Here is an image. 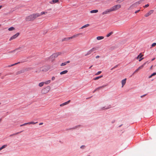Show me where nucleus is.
Instances as JSON below:
<instances>
[{
  "label": "nucleus",
  "instance_id": "obj_1",
  "mask_svg": "<svg viewBox=\"0 0 156 156\" xmlns=\"http://www.w3.org/2000/svg\"><path fill=\"white\" fill-rule=\"evenodd\" d=\"M40 16L41 15H40L39 13H37L33 14L26 17V20L28 21H33Z\"/></svg>",
  "mask_w": 156,
  "mask_h": 156
},
{
  "label": "nucleus",
  "instance_id": "obj_2",
  "mask_svg": "<svg viewBox=\"0 0 156 156\" xmlns=\"http://www.w3.org/2000/svg\"><path fill=\"white\" fill-rule=\"evenodd\" d=\"M98 49L97 47H94L92 48L90 50L88 51L85 54V56H87L92 53Z\"/></svg>",
  "mask_w": 156,
  "mask_h": 156
},
{
  "label": "nucleus",
  "instance_id": "obj_3",
  "mask_svg": "<svg viewBox=\"0 0 156 156\" xmlns=\"http://www.w3.org/2000/svg\"><path fill=\"white\" fill-rule=\"evenodd\" d=\"M50 89V87H47L43 89L41 91V93L43 94H44L48 93Z\"/></svg>",
  "mask_w": 156,
  "mask_h": 156
},
{
  "label": "nucleus",
  "instance_id": "obj_4",
  "mask_svg": "<svg viewBox=\"0 0 156 156\" xmlns=\"http://www.w3.org/2000/svg\"><path fill=\"white\" fill-rule=\"evenodd\" d=\"M148 61H147L144 62L142 65L141 66H139L137 69H136L135 71L133 72V74L135 73H136L138 72V71H139L140 69H142L145 66V65L147 63Z\"/></svg>",
  "mask_w": 156,
  "mask_h": 156
},
{
  "label": "nucleus",
  "instance_id": "obj_5",
  "mask_svg": "<svg viewBox=\"0 0 156 156\" xmlns=\"http://www.w3.org/2000/svg\"><path fill=\"white\" fill-rule=\"evenodd\" d=\"M121 7V5H117L112 7L110 8V9L112 12L117 10L120 8Z\"/></svg>",
  "mask_w": 156,
  "mask_h": 156
},
{
  "label": "nucleus",
  "instance_id": "obj_6",
  "mask_svg": "<svg viewBox=\"0 0 156 156\" xmlns=\"http://www.w3.org/2000/svg\"><path fill=\"white\" fill-rule=\"evenodd\" d=\"M24 48V47L22 46L21 47H20L19 48H17L15 49L14 50L10 52V53H13L17 51H18V52L20 51H21L23 50Z\"/></svg>",
  "mask_w": 156,
  "mask_h": 156
},
{
  "label": "nucleus",
  "instance_id": "obj_7",
  "mask_svg": "<svg viewBox=\"0 0 156 156\" xmlns=\"http://www.w3.org/2000/svg\"><path fill=\"white\" fill-rule=\"evenodd\" d=\"M61 54V52L55 53L53 54L51 56V57L52 58H55L57 57L58 55H60Z\"/></svg>",
  "mask_w": 156,
  "mask_h": 156
},
{
  "label": "nucleus",
  "instance_id": "obj_8",
  "mask_svg": "<svg viewBox=\"0 0 156 156\" xmlns=\"http://www.w3.org/2000/svg\"><path fill=\"white\" fill-rule=\"evenodd\" d=\"M19 35V33H17L16 34H15L12 36L9 39V41H10L13 39H15Z\"/></svg>",
  "mask_w": 156,
  "mask_h": 156
},
{
  "label": "nucleus",
  "instance_id": "obj_9",
  "mask_svg": "<svg viewBox=\"0 0 156 156\" xmlns=\"http://www.w3.org/2000/svg\"><path fill=\"white\" fill-rule=\"evenodd\" d=\"M143 56V55H142V53H141L139 55L136 57V59H138L139 58V61L140 62L142 59H144V58H142V57Z\"/></svg>",
  "mask_w": 156,
  "mask_h": 156
},
{
  "label": "nucleus",
  "instance_id": "obj_10",
  "mask_svg": "<svg viewBox=\"0 0 156 156\" xmlns=\"http://www.w3.org/2000/svg\"><path fill=\"white\" fill-rule=\"evenodd\" d=\"M154 10H151L149 11L147 13L145 14V17H148L151 14L153 13L154 12Z\"/></svg>",
  "mask_w": 156,
  "mask_h": 156
},
{
  "label": "nucleus",
  "instance_id": "obj_11",
  "mask_svg": "<svg viewBox=\"0 0 156 156\" xmlns=\"http://www.w3.org/2000/svg\"><path fill=\"white\" fill-rule=\"evenodd\" d=\"M82 34L81 33H80V34H76V35H74L73 36H71V37H68V40H69V39H72L73 38H74L76 37H78L79 35H80V34Z\"/></svg>",
  "mask_w": 156,
  "mask_h": 156
},
{
  "label": "nucleus",
  "instance_id": "obj_12",
  "mask_svg": "<svg viewBox=\"0 0 156 156\" xmlns=\"http://www.w3.org/2000/svg\"><path fill=\"white\" fill-rule=\"evenodd\" d=\"M112 12V11H111V10L110 9H107L105 11L103 12L102 13V14L103 15L106 14H107V13H109V12Z\"/></svg>",
  "mask_w": 156,
  "mask_h": 156
},
{
  "label": "nucleus",
  "instance_id": "obj_13",
  "mask_svg": "<svg viewBox=\"0 0 156 156\" xmlns=\"http://www.w3.org/2000/svg\"><path fill=\"white\" fill-rule=\"evenodd\" d=\"M51 10V9H47L46 10H45V11L44 12H41L40 13V15H41V16L42 15H43V14H47L48 13V11H49V10Z\"/></svg>",
  "mask_w": 156,
  "mask_h": 156
},
{
  "label": "nucleus",
  "instance_id": "obj_14",
  "mask_svg": "<svg viewBox=\"0 0 156 156\" xmlns=\"http://www.w3.org/2000/svg\"><path fill=\"white\" fill-rule=\"evenodd\" d=\"M43 68L44 69L42 70L43 71H46L49 69V67L48 66H44Z\"/></svg>",
  "mask_w": 156,
  "mask_h": 156
},
{
  "label": "nucleus",
  "instance_id": "obj_15",
  "mask_svg": "<svg viewBox=\"0 0 156 156\" xmlns=\"http://www.w3.org/2000/svg\"><path fill=\"white\" fill-rule=\"evenodd\" d=\"M70 101V100H69V101H68L67 102H64V103H63L62 104H60V106L61 107H62V106H64L65 105H66L68 104L69 103V102Z\"/></svg>",
  "mask_w": 156,
  "mask_h": 156
},
{
  "label": "nucleus",
  "instance_id": "obj_16",
  "mask_svg": "<svg viewBox=\"0 0 156 156\" xmlns=\"http://www.w3.org/2000/svg\"><path fill=\"white\" fill-rule=\"evenodd\" d=\"M141 1H140L137 2H136L134 4H133L132 5H131L130 7V8L131 7L134 6V5L136 4H139L141 3Z\"/></svg>",
  "mask_w": 156,
  "mask_h": 156
},
{
  "label": "nucleus",
  "instance_id": "obj_17",
  "mask_svg": "<svg viewBox=\"0 0 156 156\" xmlns=\"http://www.w3.org/2000/svg\"><path fill=\"white\" fill-rule=\"evenodd\" d=\"M126 78L123 80L122 81V87H123L126 84Z\"/></svg>",
  "mask_w": 156,
  "mask_h": 156
},
{
  "label": "nucleus",
  "instance_id": "obj_18",
  "mask_svg": "<svg viewBox=\"0 0 156 156\" xmlns=\"http://www.w3.org/2000/svg\"><path fill=\"white\" fill-rule=\"evenodd\" d=\"M81 126L80 125L76 126H75V127H73L72 128H70L69 129L71 130V129H76L77 128H78L80 127Z\"/></svg>",
  "mask_w": 156,
  "mask_h": 156
},
{
  "label": "nucleus",
  "instance_id": "obj_19",
  "mask_svg": "<svg viewBox=\"0 0 156 156\" xmlns=\"http://www.w3.org/2000/svg\"><path fill=\"white\" fill-rule=\"evenodd\" d=\"M58 2V0H52V1L50 2L51 4L56 3Z\"/></svg>",
  "mask_w": 156,
  "mask_h": 156
},
{
  "label": "nucleus",
  "instance_id": "obj_20",
  "mask_svg": "<svg viewBox=\"0 0 156 156\" xmlns=\"http://www.w3.org/2000/svg\"><path fill=\"white\" fill-rule=\"evenodd\" d=\"M68 71L67 70H65L62 72H61L60 73V75H62L64 74H66L68 72Z\"/></svg>",
  "mask_w": 156,
  "mask_h": 156
},
{
  "label": "nucleus",
  "instance_id": "obj_21",
  "mask_svg": "<svg viewBox=\"0 0 156 156\" xmlns=\"http://www.w3.org/2000/svg\"><path fill=\"white\" fill-rule=\"evenodd\" d=\"M7 146V144H5V145H3L2 146V147H1L0 148V151L2 149L6 148Z\"/></svg>",
  "mask_w": 156,
  "mask_h": 156
},
{
  "label": "nucleus",
  "instance_id": "obj_22",
  "mask_svg": "<svg viewBox=\"0 0 156 156\" xmlns=\"http://www.w3.org/2000/svg\"><path fill=\"white\" fill-rule=\"evenodd\" d=\"M111 108V106H109L107 108H105V107H104L101 108V110H104L105 109H108Z\"/></svg>",
  "mask_w": 156,
  "mask_h": 156
},
{
  "label": "nucleus",
  "instance_id": "obj_23",
  "mask_svg": "<svg viewBox=\"0 0 156 156\" xmlns=\"http://www.w3.org/2000/svg\"><path fill=\"white\" fill-rule=\"evenodd\" d=\"M98 12V10L96 9V10H91L90 11V12L91 13H96L97 12Z\"/></svg>",
  "mask_w": 156,
  "mask_h": 156
},
{
  "label": "nucleus",
  "instance_id": "obj_24",
  "mask_svg": "<svg viewBox=\"0 0 156 156\" xmlns=\"http://www.w3.org/2000/svg\"><path fill=\"white\" fill-rule=\"evenodd\" d=\"M104 38V37L103 36H98L97 37V39L98 40H100L103 39Z\"/></svg>",
  "mask_w": 156,
  "mask_h": 156
},
{
  "label": "nucleus",
  "instance_id": "obj_25",
  "mask_svg": "<svg viewBox=\"0 0 156 156\" xmlns=\"http://www.w3.org/2000/svg\"><path fill=\"white\" fill-rule=\"evenodd\" d=\"M103 76L102 75L100 76L97 77L94 79V80H96L99 79L100 78H101Z\"/></svg>",
  "mask_w": 156,
  "mask_h": 156
},
{
  "label": "nucleus",
  "instance_id": "obj_26",
  "mask_svg": "<svg viewBox=\"0 0 156 156\" xmlns=\"http://www.w3.org/2000/svg\"><path fill=\"white\" fill-rule=\"evenodd\" d=\"M44 82V83L46 84H48L50 83H51V80H48L47 81H46Z\"/></svg>",
  "mask_w": 156,
  "mask_h": 156
},
{
  "label": "nucleus",
  "instance_id": "obj_27",
  "mask_svg": "<svg viewBox=\"0 0 156 156\" xmlns=\"http://www.w3.org/2000/svg\"><path fill=\"white\" fill-rule=\"evenodd\" d=\"M89 24H86L83 26L81 28V29H83V28H85L86 27H87L88 26H89Z\"/></svg>",
  "mask_w": 156,
  "mask_h": 156
},
{
  "label": "nucleus",
  "instance_id": "obj_28",
  "mask_svg": "<svg viewBox=\"0 0 156 156\" xmlns=\"http://www.w3.org/2000/svg\"><path fill=\"white\" fill-rule=\"evenodd\" d=\"M105 86H106V85H103V86H101V87H98L96 89V90H97L101 88H103V87H105Z\"/></svg>",
  "mask_w": 156,
  "mask_h": 156
},
{
  "label": "nucleus",
  "instance_id": "obj_29",
  "mask_svg": "<svg viewBox=\"0 0 156 156\" xmlns=\"http://www.w3.org/2000/svg\"><path fill=\"white\" fill-rule=\"evenodd\" d=\"M44 84V82H41L39 84V86L40 87H41L43 86Z\"/></svg>",
  "mask_w": 156,
  "mask_h": 156
},
{
  "label": "nucleus",
  "instance_id": "obj_30",
  "mask_svg": "<svg viewBox=\"0 0 156 156\" xmlns=\"http://www.w3.org/2000/svg\"><path fill=\"white\" fill-rule=\"evenodd\" d=\"M156 75V73H152L151 75L149 76L148 77L149 78H150L153 76H155Z\"/></svg>",
  "mask_w": 156,
  "mask_h": 156
},
{
  "label": "nucleus",
  "instance_id": "obj_31",
  "mask_svg": "<svg viewBox=\"0 0 156 156\" xmlns=\"http://www.w3.org/2000/svg\"><path fill=\"white\" fill-rule=\"evenodd\" d=\"M113 33L112 32H110V33H109V34H108L106 35V37H109Z\"/></svg>",
  "mask_w": 156,
  "mask_h": 156
},
{
  "label": "nucleus",
  "instance_id": "obj_32",
  "mask_svg": "<svg viewBox=\"0 0 156 156\" xmlns=\"http://www.w3.org/2000/svg\"><path fill=\"white\" fill-rule=\"evenodd\" d=\"M37 122H28V124L30 125V124H35L37 123Z\"/></svg>",
  "mask_w": 156,
  "mask_h": 156
},
{
  "label": "nucleus",
  "instance_id": "obj_33",
  "mask_svg": "<svg viewBox=\"0 0 156 156\" xmlns=\"http://www.w3.org/2000/svg\"><path fill=\"white\" fill-rule=\"evenodd\" d=\"M19 63H20V62H17V63H15V64H12L11 65H9V66H8V67H11V66H14V65H16L17 64H18Z\"/></svg>",
  "mask_w": 156,
  "mask_h": 156
},
{
  "label": "nucleus",
  "instance_id": "obj_34",
  "mask_svg": "<svg viewBox=\"0 0 156 156\" xmlns=\"http://www.w3.org/2000/svg\"><path fill=\"white\" fill-rule=\"evenodd\" d=\"M14 29V28L13 27H11L10 28H9L8 29V30L9 31H12Z\"/></svg>",
  "mask_w": 156,
  "mask_h": 156
},
{
  "label": "nucleus",
  "instance_id": "obj_35",
  "mask_svg": "<svg viewBox=\"0 0 156 156\" xmlns=\"http://www.w3.org/2000/svg\"><path fill=\"white\" fill-rule=\"evenodd\" d=\"M68 40H68V37L65 38L63 39L62 40V41H68Z\"/></svg>",
  "mask_w": 156,
  "mask_h": 156
},
{
  "label": "nucleus",
  "instance_id": "obj_36",
  "mask_svg": "<svg viewBox=\"0 0 156 156\" xmlns=\"http://www.w3.org/2000/svg\"><path fill=\"white\" fill-rule=\"evenodd\" d=\"M23 72H24V71L23 70H21L18 71L17 73V74H19L21 73H23Z\"/></svg>",
  "mask_w": 156,
  "mask_h": 156
},
{
  "label": "nucleus",
  "instance_id": "obj_37",
  "mask_svg": "<svg viewBox=\"0 0 156 156\" xmlns=\"http://www.w3.org/2000/svg\"><path fill=\"white\" fill-rule=\"evenodd\" d=\"M66 65V62H64L62 63L61 64V66H65Z\"/></svg>",
  "mask_w": 156,
  "mask_h": 156
},
{
  "label": "nucleus",
  "instance_id": "obj_38",
  "mask_svg": "<svg viewBox=\"0 0 156 156\" xmlns=\"http://www.w3.org/2000/svg\"><path fill=\"white\" fill-rule=\"evenodd\" d=\"M27 124H28V122H27V123H25L23 124H22V125H20V126H24L26 125H27Z\"/></svg>",
  "mask_w": 156,
  "mask_h": 156
},
{
  "label": "nucleus",
  "instance_id": "obj_39",
  "mask_svg": "<svg viewBox=\"0 0 156 156\" xmlns=\"http://www.w3.org/2000/svg\"><path fill=\"white\" fill-rule=\"evenodd\" d=\"M101 73V71L98 72L96 74H95L96 75H98L100 74Z\"/></svg>",
  "mask_w": 156,
  "mask_h": 156
},
{
  "label": "nucleus",
  "instance_id": "obj_40",
  "mask_svg": "<svg viewBox=\"0 0 156 156\" xmlns=\"http://www.w3.org/2000/svg\"><path fill=\"white\" fill-rule=\"evenodd\" d=\"M21 132H20V133H21ZM20 133V132H17V133H14V134H12V135H10V136H12L13 135H16V134H18V133Z\"/></svg>",
  "mask_w": 156,
  "mask_h": 156
},
{
  "label": "nucleus",
  "instance_id": "obj_41",
  "mask_svg": "<svg viewBox=\"0 0 156 156\" xmlns=\"http://www.w3.org/2000/svg\"><path fill=\"white\" fill-rule=\"evenodd\" d=\"M156 45V43H154L152 44L151 46L154 47V46H155Z\"/></svg>",
  "mask_w": 156,
  "mask_h": 156
},
{
  "label": "nucleus",
  "instance_id": "obj_42",
  "mask_svg": "<svg viewBox=\"0 0 156 156\" xmlns=\"http://www.w3.org/2000/svg\"><path fill=\"white\" fill-rule=\"evenodd\" d=\"M55 76H53L52 77V78H51L52 80V81L54 80H55Z\"/></svg>",
  "mask_w": 156,
  "mask_h": 156
},
{
  "label": "nucleus",
  "instance_id": "obj_43",
  "mask_svg": "<svg viewBox=\"0 0 156 156\" xmlns=\"http://www.w3.org/2000/svg\"><path fill=\"white\" fill-rule=\"evenodd\" d=\"M118 66V65H116L114 67H113L111 69V70H112L113 69L116 68Z\"/></svg>",
  "mask_w": 156,
  "mask_h": 156
},
{
  "label": "nucleus",
  "instance_id": "obj_44",
  "mask_svg": "<svg viewBox=\"0 0 156 156\" xmlns=\"http://www.w3.org/2000/svg\"><path fill=\"white\" fill-rule=\"evenodd\" d=\"M85 147L84 145H82L80 147V148L81 149H83Z\"/></svg>",
  "mask_w": 156,
  "mask_h": 156
},
{
  "label": "nucleus",
  "instance_id": "obj_45",
  "mask_svg": "<svg viewBox=\"0 0 156 156\" xmlns=\"http://www.w3.org/2000/svg\"><path fill=\"white\" fill-rule=\"evenodd\" d=\"M149 6V4H147L145 5L144 7L146 8V7H148Z\"/></svg>",
  "mask_w": 156,
  "mask_h": 156
},
{
  "label": "nucleus",
  "instance_id": "obj_46",
  "mask_svg": "<svg viewBox=\"0 0 156 156\" xmlns=\"http://www.w3.org/2000/svg\"><path fill=\"white\" fill-rule=\"evenodd\" d=\"M140 11V10H138L137 11H136L135 12V13H136L138 12H139V11Z\"/></svg>",
  "mask_w": 156,
  "mask_h": 156
},
{
  "label": "nucleus",
  "instance_id": "obj_47",
  "mask_svg": "<svg viewBox=\"0 0 156 156\" xmlns=\"http://www.w3.org/2000/svg\"><path fill=\"white\" fill-rule=\"evenodd\" d=\"M40 72V70H39L37 69L36 71V73H39Z\"/></svg>",
  "mask_w": 156,
  "mask_h": 156
},
{
  "label": "nucleus",
  "instance_id": "obj_48",
  "mask_svg": "<svg viewBox=\"0 0 156 156\" xmlns=\"http://www.w3.org/2000/svg\"><path fill=\"white\" fill-rule=\"evenodd\" d=\"M100 57V56L99 55H97L96 57V58H98Z\"/></svg>",
  "mask_w": 156,
  "mask_h": 156
},
{
  "label": "nucleus",
  "instance_id": "obj_49",
  "mask_svg": "<svg viewBox=\"0 0 156 156\" xmlns=\"http://www.w3.org/2000/svg\"><path fill=\"white\" fill-rule=\"evenodd\" d=\"M66 62V64H67V63H69L70 62V61H68L67 62Z\"/></svg>",
  "mask_w": 156,
  "mask_h": 156
},
{
  "label": "nucleus",
  "instance_id": "obj_50",
  "mask_svg": "<svg viewBox=\"0 0 156 156\" xmlns=\"http://www.w3.org/2000/svg\"><path fill=\"white\" fill-rule=\"evenodd\" d=\"M43 124V122H41L39 124V125H42Z\"/></svg>",
  "mask_w": 156,
  "mask_h": 156
},
{
  "label": "nucleus",
  "instance_id": "obj_51",
  "mask_svg": "<svg viewBox=\"0 0 156 156\" xmlns=\"http://www.w3.org/2000/svg\"><path fill=\"white\" fill-rule=\"evenodd\" d=\"M153 66V65L151 66V67H150V69H152Z\"/></svg>",
  "mask_w": 156,
  "mask_h": 156
},
{
  "label": "nucleus",
  "instance_id": "obj_52",
  "mask_svg": "<svg viewBox=\"0 0 156 156\" xmlns=\"http://www.w3.org/2000/svg\"><path fill=\"white\" fill-rule=\"evenodd\" d=\"M119 1L120 2H122L123 1V0H119Z\"/></svg>",
  "mask_w": 156,
  "mask_h": 156
},
{
  "label": "nucleus",
  "instance_id": "obj_53",
  "mask_svg": "<svg viewBox=\"0 0 156 156\" xmlns=\"http://www.w3.org/2000/svg\"><path fill=\"white\" fill-rule=\"evenodd\" d=\"M155 59V58H153V59H152L151 61H153Z\"/></svg>",
  "mask_w": 156,
  "mask_h": 156
},
{
  "label": "nucleus",
  "instance_id": "obj_54",
  "mask_svg": "<svg viewBox=\"0 0 156 156\" xmlns=\"http://www.w3.org/2000/svg\"><path fill=\"white\" fill-rule=\"evenodd\" d=\"M97 90H96V89L93 92V93H94V92H95L96 91H97Z\"/></svg>",
  "mask_w": 156,
  "mask_h": 156
},
{
  "label": "nucleus",
  "instance_id": "obj_55",
  "mask_svg": "<svg viewBox=\"0 0 156 156\" xmlns=\"http://www.w3.org/2000/svg\"><path fill=\"white\" fill-rule=\"evenodd\" d=\"M93 66L92 65L91 66H90V67L89 68V69H90Z\"/></svg>",
  "mask_w": 156,
  "mask_h": 156
},
{
  "label": "nucleus",
  "instance_id": "obj_56",
  "mask_svg": "<svg viewBox=\"0 0 156 156\" xmlns=\"http://www.w3.org/2000/svg\"><path fill=\"white\" fill-rule=\"evenodd\" d=\"M2 5H0V9L2 8Z\"/></svg>",
  "mask_w": 156,
  "mask_h": 156
},
{
  "label": "nucleus",
  "instance_id": "obj_57",
  "mask_svg": "<svg viewBox=\"0 0 156 156\" xmlns=\"http://www.w3.org/2000/svg\"><path fill=\"white\" fill-rule=\"evenodd\" d=\"M145 95H143V96H141V98H142L143 96H145Z\"/></svg>",
  "mask_w": 156,
  "mask_h": 156
},
{
  "label": "nucleus",
  "instance_id": "obj_58",
  "mask_svg": "<svg viewBox=\"0 0 156 156\" xmlns=\"http://www.w3.org/2000/svg\"><path fill=\"white\" fill-rule=\"evenodd\" d=\"M155 50L156 51V49H155Z\"/></svg>",
  "mask_w": 156,
  "mask_h": 156
},
{
  "label": "nucleus",
  "instance_id": "obj_59",
  "mask_svg": "<svg viewBox=\"0 0 156 156\" xmlns=\"http://www.w3.org/2000/svg\"><path fill=\"white\" fill-rule=\"evenodd\" d=\"M1 104V103H0V105Z\"/></svg>",
  "mask_w": 156,
  "mask_h": 156
},
{
  "label": "nucleus",
  "instance_id": "obj_60",
  "mask_svg": "<svg viewBox=\"0 0 156 156\" xmlns=\"http://www.w3.org/2000/svg\"><path fill=\"white\" fill-rule=\"evenodd\" d=\"M88 156H89V155H88Z\"/></svg>",
  "mask_w": 156,
  "mask_h": 156
}]
</instances>
